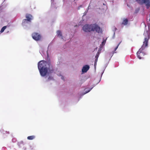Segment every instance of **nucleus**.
<instances>
[{"mask_svg":"<svg viewBox=\"0 0 150 150\" xmlns=\"http://www.w3.org/2000/svg\"><path fill=\"white\" fill-rule=\"evenodd\" d=\"M38 68L40 74L42 76H45L47 73L49 76L47 81L54 80L53 77L50 75V74H51L53 73L54 71L52 66L50 62L43 60L41 61L38 63Z\"/></svg>","mask_w":150,"mask_h":150,"instance_id":"1","label":"nucleus"},{"mask_svg":"<svg viewBox=\"0 0 150 150\" xmlns=\"http://www.w3.org/2000/svg\"><path fill=\"white\" fill-rule=\"evenodd\" d=\"M144 41L141 47L137 53V57L139 59L143 58V57L147 54L146 52V49L148 47V42L150 38V28L149 25L148 26V28L145 30L144 33Z\"/></svg>","mask_w":150,"mask_h":150,"instance_id":"2","label":"nucleus"},{"mask_svg":"<svg viewBox=\"0 0 150 150\" xmlns=\"http://www.w3.org/2000/svg\"><path fill=\"white\" fill-rule=\"evenodd\" d=\"M26 18V19L23 20L22 25L25 29H28L30 27L31 21L33 19L32 16L31 15L27 14Z\"/></svg>","mask_w":150,"mask_h":150,"instance_id":"3","label":"nucleus"},{"mask_svg":"<svg viewBox=\"0 0 150 150\" xmlns=\"http://www.w3.org/2000/svg\"><path fill=\"white\" fill-rule=\"evenodd\" d=\"M91 31H95L96 32L99 33L101 32L102 29L96 24H91Z\"/></svg>","mask_w":150,"mask_h":150,"instance_id":"4","label":"nucleus"},{"mask_svg":"<svg viewBox=\"0 0 150 150\" xmlns=\"http://www.w3.org/2000/svg\"><path fill=\"white\" fill-rule=\"evenodd\" d=\"M83 30L85 32H90L91 31V25L86 24L83 27Z\"/></svg>","mask_w":150,"mask_h":150,"instance_id":"5","label":"nucleus"},{"mask_svg":"<svg viewBox=\"0 0 150 150\" xmlns=\"http://www.w3.org/2000/svg\"><path fill=\"white\" fill-rule=\"evenodd\" d=\"M33 38L36 41L39 40L41 38V36L38 33H34L32 35Z\"/></svg>","mask_w":150,"mask_h":150,"instance_id":"6","label":"nucleus"},{"mask_svg":"<svg viewBox=\"0 0 150 150\" xmlns=\"http://www.w3.org/2000/svg\"><path fill=\"white\" fill-rule=\"evenodd\" d=\"M144 4L146 6V8L148 9L150 6V0H144L141 5Z\"/></svg>","mask_w":150,"mask_h":150,"instance_id":"7","label":"nucleus"},{"mask_svg":"<svg viewBox=\"0 0 150 150\" xmlns=\"http://www.w3.org/2000/svg\"><path fill=\"white\" fill-rule=\"evenodd\" d=\"M90 67L88 65H86L83 66L82 69L83 73H86L89 69Z\"/></svg>","mask_w":150,"mask_h":150,"instance_id":"8","label":"nucleus"},{"mask_svg":"<svg viewBox=\"0 0 150 150\" xmlns=\"http://www.w3.org/2000/svg\"><path fill=\"white\" fill-rule=\"evenodd\" d=\"M128 22V20L127 18H124L122 22V25H126Z\"/></svg>","mask_w":150,"mask_h":150,"instance_id":"9","label":"nucleus"},{"mask_svg":"<svg viewBox=\"0 0 150 150\" xmlns=\"http://www.w3.org/2000/svg\"><path fill=\"white\" fill-rule=\"evenodd\" d=\"M57 35L59 38H61L62 39H63V37L62 36V34L60 30H58L57 31Z\"/></svg>","mask_w":150,"mask_h":150,"instance_id":"10","label":"nucleus"},{"mask_svg":"<svg viewBox=\"0 0 150 150\" xmlns=\"http://www.w3.org/2000/svg\"><path fill=\"white\" fill-rule=\"evenodd\" d=\"M93 88V87L89 89L86 88L85 90V92L83 94H85L89 92Z\"/></svg>","mask_w":150,"mask_h":150,"instance_id":"11","label":"nucleus"},{"mask_svg":"<svg viewBox=\"0 0 150 150\" xmlns=\"http://www.w3.org/2000/svg\"><path fill=\"white\" fill-rule=\"evenodd\" d=\"M35 138V136L34 135H32L31 136H28L27 137V139L28 140H31Z\"/></svg>","mask_w":150,"mask_h":150,"instance_id":"12","label":"nucleus"},{"mask_svg":"<svg viewBox=\"0 0 150 150\" xmlns=\"http://www.w3.org/2000/svg\"><path fill=\"white\" fill-rule=\"evenodd\" d=\"M6 26H4L1 29V30H0V32L1 33H2L6 29Z\"/></svg>","mask_w":150,"mask_h":150,"instance_id":"13","label":"nucleus"},{"mask_svg":"<svg viewBox=\"0 0 150 150\" xmlns=\"http://www.w3.org/2000/svg\"><path fill=\"white\" fill-rule=\"evenodd\" d=\"M144 0H136V1L139 4H142Z\"/></svg>","mask_w":150,"mask_h":150,"instance_id":"14","label":"nucleus"},{"mask_svg":"<svg viewBox=\"0 0 150 150\" xmlns=\"http://www.w3.org/2000/svg\"><path fill=\"white\" fill-rule=\"evenodd\" d=\"M105 42L106 41L104 40L102 42V43H101V44L100 45V46H103V45H105Z\"/></svg>","mask_w":150,"mask_h":150,"instance_id":"15","label":"nucleus"},{"mask_svg":"<svg viewBox=\"0 0 150 150\" xmlns=\"http://www.w3.org/2000/svg\"><path fill=\"white\" fill-rule=\"evenodd\" d=\"M99 53L98 52L96 54V55L95 56L96 58L98 59V58L99 57Z\"/></svg>","mask_w":150,"mask_h":150,"instance_id":"16","label":"nucleus"},{"mask_svg":"<svg viewBox=\"0 0 150 150\" xmlns=\"http://www.w3.org/2000/svg\"><path fill=\"white\" fill-rule=\"evenodd\" d=\"M121 42H120L117 45V46L115 48V51H116V50L117 49V48H118L119 45H120V43H121Z\"/></svg>","mask_w":150,"mask_h":150,"instance_id":"17","label":"nucleus"},{"mask_svg":"<svg viewBox=\"0 0 150 150\" xmlns=\"http://www.w3.org/2000/svg\"><path fill=\"white\" fill-rule=\"evenodd\" d=\"M114 29H115L113 30L114 31L113 38H114L115 36V31L117 29L116 28H115Z\"/></svg>","mask_w":150,"mask_h":150,"instance_id":"18","label":"nucleus"},{"mask_svg":"<svg viewBox=\"0 0 150 150\" xmlns=\"http://www.w3.org/2000/svg\"><path fill=\"white\" fill-rule=\"evenodd\" d=\"M98 60V59L96 58L95 60V63L94 64V66H95V65H96V63L97 62Z\"/></svg>","mask_w":150,"mask_h":150,"instance_id":"19","label":"nucleus"},{"mask_svg":"<svg viewBox=\"0 0 150 150\" xmlns=\"http://www.w3.org/2000/svg\"><path fill=\"white\" fill-rule=\"evenodd\" d=\"M51 5L52 6V4H53L54 0H51Z\"/></svg>","mask_w":150,"mask_h":150,"instance_id":"20","label":"nucleus"},{"mask_svg":"<svg viewBox=\"0 0 150 150\" xmlns=\"http://www.w3.org/2000/svg\"><path fill=\"white\" fill-rule=\"evenodd\" d=\"M82 7V5L80 6H79V7L78 8V9H80V7Z\"/></svg>","mask_w":150,"mask_h":150,"instance_id":"21","label":"nucleus"},{"mask_svg":"<svg viewBox=\"0 0 150 150\" xmlns=\"http://www.w3.org/2000/svg\"><path fill=\"white\" fill-rule=\"evenodd\" d=\"M40 54H42H42H41V50H40Z\"/></svg>","mask_w":150,"mask_h":150,"instance_id":"22","label":"nucleus"},{"mask_svg":"<svg viewBox=\"0 0 150 150\" xmlns=\"http://www.w3.org/2000/svg\"><path fill=\"white\" fill-rule=\"evenodd\" d=\"M6 132H6H7V133H8V134L9 133L8 132H6H6Z\"/></svg>","mask_w":150,"mask_h":150,"instance_id":"23","label":"nucleus"},{"mask_svg":"<svg viewBox=\"0 0 150 150\" xmlns=\"http://www.w3.org/2000/svg\"><path fill=\"white\" fill-rule=\"evenodd\" d=\"M61 79H63V77H61Z\"/></svg>","mask_w":150,"mask_h":150,"instance_id":"24","label":"nucleus"},{"mask_svg":"<svg viewBox=\"0 0 150 150\" xmlns=\"http://www.w3.org/2000/svg\"><path fill=\"white\" fill-rule=\"evenodd\" d=\"M116 53V52H113V54H114V53Z\"/></svg>","mask_w":150,"mask_h":150,"instance_id":"25","label":"nucleus"},{"mask_svg":"<svg viewBox=\"0 0 150 150\" xmlns=\"http://www.w3.org/2000/svg\"><path fill=\"white\" fill-rule=\"evenodd\" d=\"M89 6H88V10L89 9Z\"/></svg>","mask_w":150,"mask_h":150,"instance_id":"26","label":"nucleus"},{"mask_svg":"<svg viewBox=\"0 0 150 150\" xmlns=\"http://www.w3.org/2000/svg\"><path fill=\"white\" fill-rule=\"evenodd\" d=\"M103 72L102 73V74H101V76L102 75V74H103Z\"/></svg>","mask_w":150,"mask_h":150,"instance_id":"27","label":"nucleus"},{"mask_svg":"<svg viewBox=\"0 0 150 150\" xmlns=\"http://www.w3.org/2000/svg\"><path fill=\"white\" fill-rule=\"evenodd\" d=\"M145 27H146V25H145Z\"/></svg>","mask_w":150,"mask_h":150,"instance_id":"28","label":"nucleus"},{"mask_svg":"<svg viewBox=\"0 0 150 150\" xmlns=\"http://www.w3.org/2000/svg\"><path fill=\"white\" fill-rule=\"evenodd\" d=\"M113 56V55H112L111 56V57H112Z\"/></svg>","mask_w":150,"mask_h":150,"instance_id":"29","label":"nucleus"},{"mask_svg":"<svg viewBox=\"0 0 150 150\" xmlns=\"http://www.w3.org/2000/svg\"><path fill=\"white\" fill-rule=\"evenodd\" d=\"M113 56V55H112L111 56V57H112Z\"/></svg>","mask_w":150,"mask_h":150,"instance_id":"30","label":"nucleus"},{"mask_svg":"<svg viewBox=\"0 0 150 150\" xmlns=\"http://www.w3.org/2000/svg\"><path fill=\"white\" fill-rule=\"evenodd\" d=\"M113 56V55H112L111 56V57H112Z\"/></svg>","mask_w":150,"mask_h":150,"instance_id":"31","label":"nucleus"}]
</instances>
